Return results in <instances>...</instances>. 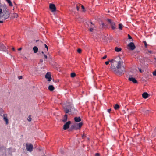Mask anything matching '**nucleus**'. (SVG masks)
Listing matches in <instances>:
<instances>
[{
  "mask_svg": "<svg viewBox=\"0 0 156 156\" xmlns=\"http://www.w3.org/2000/svg\"><path fill=\"white\" fill-rule=\"evenodd\" d=\"M109 62L112 63L111 69L116 74H124L126 71L123 65V61L119 56H117L108 61L106 62L105 63L107 65Z\"/></svg>",
  "mask_w": 156,
  "mask_h": 156,
  "instance_id": "obj_1",
  "label": "nucleus"
},
{
  "mask_svg": "<svg viewBox=\"0 0 156 156\" xmlns=\"http://www.w3.org/2000/svg\"><path fill=\"white\" fill-rule=\"evenodd\" d=\"M83 125V123L81 122L79 123H75L72 125L70 129V130H72L73 129L77 130L80 129Z\"/></svg>",
  "mask_w": 156,
  "mask_h": 156,
  "instance_id": "obj_2",
  "label": "nucleus"
},
{
  "mask_svg": "<svg viewBox=\"0 0 156 156\" xmlns=\"http://www.w3.org/2000/svg\"><path fill=\"white\" fill-rule=\"evenodd\" d=\"M26 148L27 151L30 152H31L33 151V147L31 144H29L28 143H27L26 144Z\"/></svg>",
  "mask_w": 156,
  "mask_h": 156,
  "instance_id": "obj_3",
  "label": "nucleus"
},
{
  "mask_svg": "<svg viewBox=\"0 0 156 156\" xmlns=\"http://www.w3.org/2000/svg\"><path fill=\"white\" fill-rule=\"evenodd\" d=\"M107 21L108 22L111 26V28L112 30H114L116 28L115 23L109 19H107Z\"/></svg>",
  "mask_w": 156,
  "mask_h": 156,
  "instance_id": "obj_4",
  "label": "nucleus"
},
{
  "mask_svg": "<svg viewBox=\"0 0 156 156\" xmlns=\"http://www.w3.org/2000/svg\"><path fill=\"white\" fill-rule=\"evenodd\" d=\"M72 107V105H70L69 106H67V107L64 108V111L66 113H68L71 111V108Z\"/></svg>",
  "mask_w": 156,
  "mask_h": 156,
  "instance_id": "obj_5",
  "label": "nucleus"
},
{
  "mask_svg": "<svg viewBox=\"0 0 156 156\" xmlns=\"http://www.w3.org/2000/svg\"><path fill=\"white\" fill-rule=\"evenodd\" d=\"M71 122L70 121H69L66 122L63 126V129L64 130H66L68 129L69 127V125L71 124Z\"/></svg>",
  "mask_w": 156,
  "mask_h": 156,
  "instance_id": "obj_6",
  "label": "nucleus"
},
{
  "mask_svg": "<svg viewBox=\"0 0 156 156\" xmlns=\"http://www.w3.org/2000/svg\"><path fill=\"white\" fill-rule=\"evenodd\" d=\"M3 117V120L5 122L6 125H8L9 123V120L7 117V114H3V115H1Z\"/></svg>",
  "mask_w": 156,
  "mask_h": 156,
  "instance_id": "obj_7",
  "label": "nucleus"
},
{
  "mask_svg": "<svg viewBox=\"0 0 156 156\" xmlns=\"http://www.w3.org/2000/svg\"><path fill=\"white\" fill-rule=\"evenodd\" d=\"M49 8L52 12H54L56 11V8L55 5L53 4H50L49 5Z\"/></svg>",
  "mask_w": 156,
  "mask_h": 156,
  "instance_id": "obj_8",
  "label": "nucleus"
},
{
  "mask_svg": "<svg viewBox=\"0 0 156 156\" xmlns=\"http://www.w3.org/2000/svg\"><path fill=\"white\" fill-rule=\"evenodd\" d=\"M128 47L129 48V49L132 50H134L135 48V46L133 42H130L128 45Z\"/></svg>",
  "mask_w": 156,
  "mask_h": 156,
  "instance_id": "obj_9",
  "label": "nucleus"
},
{
  "mask_svg": "<svg viewBox=\"0 0 156 156\" xmlns=\"http://www.w3.org/2000/svg\"><path fill=\"white\" fill-rule=\"evenodd\" d=\"M51 74L50 73H47L45 75V78L48 79L49 81H50L51 79Z\"/></svg>",
  "mask_w": 156,
  "mask_h": 156,
  "instance_id": "obj_10",
  "label": "nucleus"
},
{
  "mask_svg": "<svg viewBox=\"0 0 156 156\" xmlns=\"http://www.w3.org/2000/svg\"><path fill=\"white\" fill-rule=\"evenodd\" d=\"M0 50L5 51L6 50V47L2 44L0 43Z\"/></svg>",
  "mask_w": 156,
  "mask_h": 156,
  "instance_id": "obj_11",
  "label": "nucleus"
},
{
  "mask_svg": "<svg viewBox=\"0 0 156 156\" xmlns=\"http://www.w3.org/2000/svg\"><path fill=\"white\" fill-rule=\"evenodd\" d=\"M129 80L130 81H132L133 83H137V81L135 78L133 77H129Z\"/></svg>",
  "mask_w": 156,
  "mask_h": 156,
  "instance_id": "obj_12",
  "label": "nucleus"
},
{
  "mask_svg": "<svg viewBox=\"0 0 156 156\" xmlns=\"http://www.w3.org/2000/svg\"><path fill=\"white\" fill-rule=\"evenodd\" d=\"M39 44L42 45L43 47H44L45 48H46L47 49V51H48V48L47 46L45 44H43V42L41 41H40L39 42Z\"/></svg>",
  "mask_w": 156,
  "mask_h": 156,
  "instance_id": "obj_13",
  "label": "nucleus"
},
{
  "mask_svg": "<svg viewBox=\"0 0 156 156\" xmlns=\"http://www.w3.org/2000/svg\"><path fill=\"white\" fill-rule=\"evenodd\" d=\"M142 96L144 98L146 99L148 97V94L147 92H144L142 94Z\"/></svg>",
  "mask_w": 156,
  "mask_h": 156,
  "instance_id": "obj_14",
  "label": "nucleus"
},
{
  "mask_svg": "<svg viewBox=\"0 0 156 156\" xmlns=\"http://www.w3.org/2000/svg\"><path fill=\"white\" fill-rule=\"evenodd\" d=\"M75 121L77 122H79L81 121V119L80 117H76L74 118Z\"/></svg>",
  "mask_w": 156,
  "mask_h": 156,
  "instance_id": "obj_15",
  "label": "nucleus"
},
{
  "mask_svg": "<svg viewBox=\"0 0 156 156\" xmlns=\"http://www.w3.org/2000/svg\"><path fill=\"white\" fill-rule=\"evenodd\" d=\"M86 26H88L90 28H94V26L92 24V22H88V23H87Z\"/></svg>",
  "mask_w": 156,
  "mask_h": 156,
  "instance_id": "obj_16",
  "label": "nucleus"
},
{
  "mask_svg": "<svg viewBox=\"0 0 156 156\" xmlns=\"http://www.w3.org/2000/svg\"><path fill=\"white\" fill-rule=\"evenodd\" d=\"M106 27V25H105L104 23L101 22L100 23V28H105Z\"/></svg>",
  "mask_w": 156,
  "mask_h": 156,
  "instance_id": "obj_17",
  "label": "nucleus"
},
{
  "mask_svg": "<svg viewBox=\"0 0 156 156\" xmlns=\"http://www.w3.org/2000/svg\"><path fill=\"white\" fill-rule=\"evenodd\" d=\"M48 89L51 91H53L55 89V88L53 86L50 85L48 86Z\"/></svg>",
  "mask_w": 156,
  "mask_h": 156,
  "instance_id": "obj_18",
  "label": "nucleus"
},
{
  "mask_svg": "<svg viewBox=\"0 0 156 156\" xmlns=\"http://www.w3.org/2000/svg\"><path fill=\"white\" fill-rule=\"evenodd\" d=\"M33 50L34 53H36L38 52V48L36 46H34L33 48Z\"/></svg>",
  "mask_w": 156,
  "mask_h": 156,
  "instance_id": "obj_19",
  "label": "nucleus"
},
{
  "mask_svg": "<svg viewBox=\"0 0 156 156\" xmlns=\"http://www.w3.org/2000/svg\"><path fill=\"white\" fill-rule=\"evenodd\" d=\"M67 119V115L66 114L65 115L64 118L62 120V121L63 122H65L66 121Z\"/></svg>",
  "mask_w": 156,
  "mask_h": 156,
  "instance_id": "obj_20",
  "label": "nucleus"
},
{
  "mask_svg": "<svg viewBox=\"0 0 156 156\" xmlns=\"http://www.w3.org/2000/svg\"><path fill=\"white\" fill-rule=\"evenodd\" d=\"M122 49L120 48L116 47L115 48V50L116 52H119Z\"/></svg>",
  "mask_w": 156,
  "mask_h": 156,
  "instance_id": "obj_21",
  "label": "nucleus"
},
{
  "mask_svg": "<svg viewBox=\"0 0 156 156\" xmlns=\"http://www.w3.org/2000/svg\"><path fill=\"white\" fill-rule=\"evenodd\" d=\"M119 108V105L117 104H115L114 106V108L116 110L118 109Z\"/></svg>",
  "mask_w": 156,
  "mask_h": 156,
  "instance_id": "obj_22",
  "label": "nucleus"
},
{
  "mask_svg": "<svg viewBox=\"0 0 156 156\" xmlns=\"http://www.w3.org/2000/svg\"><path fill=\"white\" fill-rule=\"evenodd\" d=\"M76 76V74L74 73H71V77L73 78Z\"/></svg>",
  "mask_w": 156,
  "mask_h": 156,
  "instance_id": "obj_23",
  "label": "nucleus"
},
{
  "mask_svg": "<svg viewBox=\"0 0 156 156\" xmlns=\"http://www.w3.org/2000/svg\"><path fill=\"white\" fill-rule=\"evenodd\" d=\"M31 115H29L28 117V118L27 119V120L28 121L30 122L31 121L32 119L31 118Z\"/></svg>",
  "mask_w": 156,
  "mask_h": 156,
  "instance_id": "obj_24",
  "label": "nucleus"
},
{
  "mask_svg": "<svg viewBox=\"0 0 156 156\" xmlns=\"http://www.w3.org/2000/svg\"><path fill=\"white\" fill-rule=\"evenodd\" d=\"M119 29L121 30L122 29L123 25L122 24H119Z\"/></svg>",
  "mask_w": 156,
  "mask_h": 156,
  "instance_id": "obj_25",
  "label": "nucleus"
},
{
  "mask_svg": "<svg viewBox=\"0 0 156 156\" xmlns=\"http://www.w3.org/2000/svg\"><path fill=\"white\" fill-rule=\"evenodd\" d=\"M9 4V6H12V4L11 2V1L10 0L9 2H8Z\"/></svg>",
  "mask_w": 156,
  "mask_h": 156,
  "instance_id": "obj_26",
  "label": "nucleus"
},
{
  "mask_svg": "<svg viewBox=\"0 0 156 156\" xmlns=\"http://www.w3.org/2000/svg\"><path fill=\"white\" fill-rule=\"evenodd\" d=\"M82 50L80 48H78L77 50V52L79 53H80L81 52Z\"/></svg>",
  "mask_w": 156,
  "mask_h": 156,
  "instance_id": "obj_27",
  "label": "nucleus"
},
{
  "mask_svg": "<svg viewBox=\"0 0 156 156\" xmlns=\"http://www.w3.org/2000/svg\"><path fill=\"white\" fill-rule=\"evenodd\" d=\"M79 4H77L76 5V8L77 10V11H78L79 10V9L80 8V6L79 5Z\"/></svg>",
  "mask_w": 156,
  "mask_h": 156,
  "instance_id": "obj_28",
  "label": "nucleus"
},
{
  "mask_svg": "<svg viewBox=\"0 0 156 156\" xmlns=\"http://www.w3.org/2000/svg\"><path fill=\"white\" fill-rule=\"evenodd\" d=\"M79 5L81 6L82 8L83 9V11H84V6L83 5H81L80 4V5Z\"/></svg>",
  "mask_w": 156,
  "mask_h": 156,
  "instance_id": "obj_29",
  "label": "nucleus"
},
{
  "mask_svg": "<svg viewBox=\"0 0 156 156\" xmlns=\"http://www.w3.org/2000/svg\"><path fill=\"white\" fill-rule=\"evenodd\" d=\"M44 60H45V59H47L48 57H47V56L46 55L44 54Z\"/></svg>",
  "mask_w": 156,
  "mask_h": 156,
  "instance_id": "obj_30",
  "label": "nucleus"
},
{
  "mask_svg": "<svg viewBox=\"0 0 156 156\" xmlns=\"http://www.w3.org/2000/svg\"><path fill=\"white\" fill-rule=\"evenodd\" d=\"M143 43L144 44V45H145V46L146 48H147V42L146 41H144L143 42Z\"/></svg>",
  "mask_w": 156,
  "mask_h": 156,
  "instance_id": "obj_31",
  "label": "nucleus"
},
{
  "mask_svg": "<svg viewBox=\"0 0 156 156\" xmlns=\"http://www.w3.org/2000/svg\"><path fill=\"white\" fill-rule=\"evenodd\" d=\"M89 30L90 32H92L94 30L93 28V27H90V28Z\"/></svg>",
  "mask_w": 156,
  "mask_h": 156,
  "instance_id": "obj_32",
  "label": "nucleus"
},
{
  "mask_svg": "<svg viewBox=\"0 0 156 156\" xmlns=\"http://www.w3.org/2000/svg\"><path fill=\"white\" fill-rule=\"evenodd\" d=\"M153 74L154 76H156V70L154 72H153Z\"/></svg>",
  "mask_w": 156,
  "mask_h": 156,
  "instance_id": "obj_33",
  "label": "nucleus"
},
{
  "mask_svg": "<svg viewBox=\"0 0 156 156\" xmlns=\"http://www.w3.org/2000/svg\"><path fill=\"white\" fill-rule=\"evenodd\" d=\"M14 16V17L16 18L18 16V15L16 13H15Z\"/></svg>",
  "mask_w": 156,
  "mask_h": 156,
  "instance_id": "obj_34",
  "label": "nucleus"
},
{
  "mask_svg": "<svg viewBox=\"0 0 156 156\" xmlns=\"http://www.w3.org/2000/svg\"><path fill=\"white\" fill-rule=\"evenodd\" d=\"M128 38L130 39H132V37L129 35L128 34Z\"/></svg>",
  "mask_w": 156,
  "mask_h": 156,
  "instance_id": "obj_35",
  "label": "nucleus"
},
{
  "mask_svg": "<svg viewBox=\"0 0 156 156\" xmlns=\"http://www.w3.org/2000/svg\"><path fill=\"white\" fill-rule=\"evenodd\" d=\"M94 156H100V154L98 153H96Z\"/></svg>",
  "mask_w": 156,
  "mask_h": 156,
  "instance_id": "obj_36",
  "label": "nucleus"
},
{
  "mask_svg": "<svg viewBox=\"0 0 156 156\" xmlns=\"http://www.w3.org/2000/svg\"><path fill=\"white\" fill-rule=\"evenodd\" d=\"M106 57H107V55H105L104 57H103L102 58V59H104L106 58Z\"/></svg>",
  "mask_w": 156,
  "mask_h": 156,
  "instance_id": "obj_37",
  "label": "nucleus"
},
{
  "mask_svg": "<svg viewBox=\"0 0 156 156\" xmlns=\"http://www.w3.org/2000/svg\"><path fill=\"white\" fill-rule=\"evenodd\" d=\"M111 111V108H110V109H108V112L109 113H110V112Z\"/></svg>",
  "mask_w": 156,
  "mask_h": 156,
  "instance_id": "obj_38",
  "label": "nucleus"
},
{
  "mask_svg": "<svg viewBox=\"0 0 156 156\" xmlns=\"http://www.w3.org/2000/svg\"><path fill=\"white\" fill-rule=\"evenodd\" d=\"M18 78L19 79H22V76H19L18 77Z\"/></svg>",
  "mask_w": 156,
  "mask_h": 156,
  "instance_id": "obj_39",
  "label": "nucleus"
},
{
  "mask_svg": "<svg viewBox=\"0 0 156 156\" xmlns=\"http://www.w3.org/2000/svg\"><path fill=\"white\" fill-rule=\"evenodd\" d=\"M43 60L42 59H41L40 60V62H41V63H42L43 62Z\"/></svg>",
  "mask_w": 156,
  "mask_h": 156,
  "instance_id": "obj_40",
  "label": "nucleus"
},
{
  "mask_svg": "<svg viewBox=\"0 0 156 156\" xmlns=\"http://www.w3.org/2000/svg\"><path fill=\"white\" fill-rule=\"evenodd\" d=\"M12 50L13 51H15V48H14V47H13L12 48Z\"/></svg>",
  "mask_w": 156,
  "mask_h": 156,
  "instance_id": "obj_41",
  "label": "nucleus"
},
{
  "mask_svg": "<svg viewBox=\"0 0 156 156\" xmlns=\"http://www.w3.org/2000/svg\"><path fill=\"white\" fill-rule=\"evenodd\" d=\"M22 49V48H19L18 49V50L19 51H20Z\"/></svg>",
  "mask_w": 156,
  "mask_h": 156,
  "instance_id": "obj_42",
  "label": "nucleus"
},
{
  "mask_svg": "<svg viewBox=\"0 0 156 156\" xmlns=\"http://www.w3.org/2000/svg\"><path fill=\"white\" fill-rule=\"evenodd\" d=\"M139 71H140V73H142V70H141V69H140L139 68Z\"/></svg>",
  "mask_w": 156,
  "mask_h": 156,
  "instance_id": "obj_43",
  "label": "nucleus"
},
{
  "mask_svg": "<svg viewBox=\"0 0 156 156\" xmlns=\"http://www.w3.org/2000/svg\"><path fill=\"white\" fill-rule=\"evenodd\" d=\"M3 21L2 20H0V23H2Z\"/></svg>",
  "mask_w": 156,
  "mask_h": 156,
  "instance_id": "obj_44",
  "label": "nucleus"
},
{
  "mask_svg": "<svg viewBox=\"0 0 156 156\" xmlns=\"http://www.w3.org/2000/svg\"><path fill=\"white\" fill-rule=\"evenodd\" d=\"M148 52L150 53H151L152 52V51H148Z\"/></svg>",
  "mask_w": 156,
  "mask_h": 156,
  "instance_id": "obj_45",
  "label": "nucleus"
},
{
  "mask_svg": "<svg viewBox=\"0 0 156 156\" xmlns=\"http://www.w3.org/2000/svg\"><path fill=\"white\" fill-rule=\"evenodd\" d=\"M41 53L42 54H44V52L43 51H42L41 52Z\"/></svg>",
  "mask_w": 156,
  "mask_h": 156,
  "instance_id": "obj_46",
  "label": "nucleus"
},
{
  "mask_svg": "<svg viewBox=\"0 0 156 156\" xmlns=\"http://www.w3.org/2000/svg\"><path fill=\"white\" fill-rule=\"evenodd\" d=\"M82 138H84V135H83L82 136Z\"/></svg>",
  "mask_w": 156,
  "mask_h": 156,
  "instance_id": "obj_47",
  "label": "nucleus"
},
{
  "mask_svg": "<svg viewBox=\"0 0 156 156\" xmlns=\"http://www.w3.org/2000/svg\"><path fill=\"white\" fill-rule=\"evenodd\" d=\"M9 1H10V0H8L7 2H9Z\"/></svg>",
  "mask_w": 156,
  "mask_h": 156,
  "instance_id": "obj_48",
  "label": "nucleus"
},
{
  "mask_svg": "<svg viewBox=\"0 0 156 156\" xmlns=\"http://www.w3.org/2000/svg\"><path fill=\"white\" fill-rule=\"evenodd\" d=\"M6 1L8 0H5Z\"/></svg>",
  "mask_w": 156,
  "mask_h": 156,
  "instance_id": "obj_49",
  "label": "nucleus"
}]
</instances>
